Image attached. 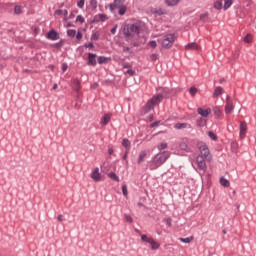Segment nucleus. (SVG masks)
<instances>
[{
    "label": "nucleus",
    "mask_w": 256,
    "mask_h": 256,
    "mask_svg": "<svg viewBox=\"0 0 256 256\" xmlns=\"http://www.w3.org/2000/svg\"><path fill=\"white\" fill-rule=\"evenodd\" d=\"M170 157H171V152L169 151H163V152L157 153L152 158V162L150 164V170H156L160 168L163 164L166 163V161H168Z\"/></svg>",
    "instance_id": "nucleus-1"
},
{
    "label": "nucleus",
    "mask_w": 256,
    "mask_h": 256,
    "mask_svg": "<svg viewBox=\"0 0 256 256\" xmlns=\"http://www.w3.org/2000/svg\"><path fill=\"white\" fill-rule=\"evenodd\" d=\"M143 28L142 22H136L134 24H128L123 28V34L126 38L131 39L136 35L140 34V31Z\"/></svg>",
    "instance_id": "nucleus-2"
},
{
    "label": "nucleus",
    "mask_w": 256,
    "mask_h": 256,
    "mask_svg": "<svg viewBox=\"0 0 256 256\" xmlns=\"http://www.w3.org/2000/svg\"><path fill=\"white\" fill-rule=\"evenodd\" d=\"M162 100L163 95H154L152 99H150L149 102H147V104L144 106V113H149L150 111H152L155 106L161 104Z\"/></svg>",
    "instance_id": "nucleus-3"
},
{
    "label": "nucleus",
    "mask_w": 256,
    "mask_h": 256,
    "mask_svg": "<svg viewBox=\"0 0 256 256\" xmlns=\"http://www.w3.org/2000/svg\"><path fill=\"white\" fill-rule=\"evenodd\" d=\"M141 239H142V242L143 243H147L150 245V248L153 250V251H156L158 250L159 248H161V243L157 242L155 239H153L152 237L148 236V235H145L143 234L141 236Z\"/></svg>",
    "instance_id": "nucleus-4"
},
{
    "label": "nucleus",
    "mask_w": 256,
    "mask_h": 256,
    "mask_svg": "<svg viewBox=\"0 0 256 256\" xmlns=\"http://www.w3.org/2000/svg\"><path fill=\"white\" fill-rule=\"evenodd\" d=\"M175 39L176 37L174 34H167L162 40H160V44H162V48L170 49L175 42Z\"/></svg>",
    "instance_id": "nucleus-5"
},
{
    "label": "nucleus",
    "mask_w": 256,
    "mask_h": 256,
    "mask_svg": "<svg viewBox=\"0 0 256 256\" xmlns=\"http://www.w3.org/2000/svg\"><path fill=\"white\" fill-rule=\"evenodd\" d=\"M200 156L206 159V161H211V154L209 153V148L204 143L200 142L198 145Z\"/></svg>",
    "instance_id": "nucleus-6"
},
{
    "label": "nucleus",
    "mask_w": 256,
    "mask_h": 256,
    "mask_svg": "<svg viewBox=\"0 0 256 256\" xmlns=\"http://www.w3.org/2000/svg\"><path fill=\"white\" fill-rule=\"evenodd\" d=\"M205 160H207V158H205L204 156L198 155V157H196V167L202 172L207 171V162Z\"/></svg>",
    "instance_id": "nucleus-7"
},
{
    "label": "nucleus",
    "mask_w": 256,
    "mask_h": 256,
    "mask_svg": "<svg viewBox=\"0 0 256 256\" xmlns=\"http://www.w3.org/2000/svg\"><path fill=\"white\" fill-rule=\"evenodd\" d=\"M234 111V103L230 96L226 97L225 114L230 115Z\"/></svg>",
    "instance_id": "nucleus-8"
},
{
    "label": "nucleus",
    "mask_w": 256,
    "mask_h": 256,
    "mask_svg": "<svg viewBox=\"0 0 256 256\" xmlns=\"http://www.w3.org/2000/svg\"><path fill=\"white\" fill-rule=\"evenodd\" d=\"M247 122L242 121L239 123V139L243 140L247 134Z\"/></svg>",
    "instance_id": "nucleus-9"
},
{
    "label": "nucleus",
    "mask_w": 256,
    "mask_h": 256,
    "mask_svg": "<svg viewBox=\"0 0 256 256\" xmlns=\"http://www.w3.org/2000/svg\"><path fill=\"white\" fill-rule=\"evenodd\" d=\"M109 7L111 12H113L116 7H126L125 0H114V3L110 4Z\"/></svg>",
    "instance_id": "nucleus-10"
},
{
    "label": "nucleus",
    "mask_w": 256,
    "mask_h": 256,
    "mask_svg": "<svg viewBox=\"0 0 256 256\" xmlns=\"http://www.w3.org/2000/svg\"><path fill=\"white\" fill-rule=\"evenodd\" d=\"M91 179L94 180L95 182L101 181V173L99 172V168H95L94 170H92Z\"/></svg>",
    "instance_id": "nucleus-11"
},
{
    "label": "nucleus",
    "mask_w": 256,
    "mask_h": 256,
    "mask_svg": "<svg viewBox=\"0 0 256 256\" xmlns=\"http://www.w3.org/2000/svg\"><path fill=\"white\" fill-rule=\"evenodd\" d=\"M110 120H111V114L110 113L104 114L103 118H101L100 120V125L102 127H106L107 124H109Z\"/></svg>",
    "instance_id": "nucleus-12"
},
{
    "label": "nucleus",
    "mask_w": 256,
    "mask_h": 256,
    "mask_svg": "<svg viewBox=\"0 0 256 256\" xmlns=\"http://www.w3.org/2000/svg\"><path fill=\"white\" fill-rule=\"evenodd\" d=\"M198 115L207 118L209 115H211V108H207L205 110L198 108Z\"/></svg>",
    "instance_id": "nucleus-13"
},
{
    "label": "nucleus",
    "mask_w": 256,
    "mask_h": 256,
    "mask_svg": "<svg viewBox=\"0 0 256 256\" xmlns=\"http://www.w3.org/2000/svg\"><path fill=\"white\" fill-rule=\"evenodd\" d=\"M46 38L52 41L58 40L57 31H54V30L49 31L48 34H46Z\"/></svg>",
    "instance_id": "nucleus-14"
},
{
    "label": "nucleus",
    "mask_w": 256,
    "mask_h": 256,
    "mask_svg": "<svg viewBox=\"0 0 256 256\" xmlns=\"http://www.w3.org/2000/svg\"><path fill=\"white\" fill-rule=\"evenodd\" d=\"M176 130H182V129H191V124L188 123H176L175 124Z\"/></svg>",
    "instance_id": "nucleus-15"
},
{
    "label": "nucleus",
    "mask_w": 256,
    "mask_h": 256,
    "mask_svg": "<svg viewBox=\"0 0 256 256\" xmlns=\"http://www.w3.org/2000/svg\"><path fill=\"white\" fill-rule=\"evenodd\" d=\"M97 61H96V54H88V65L91 66H96Z\"/></svg>",
    "instance_id": "nucleus-16"
},
{
    "label": "nucleus",
    "mask_w": 256,
    "mask_h": 256,
    "mask_svg": "<svg viewBox=\"0 0 256 256\" xmlns=\"http://www.w3.org/2000/svg\"><path fill=\"white\" fill-rule=\"evenodd\" d=\"M72 88L75 92H79L81 90V82L78 79L72 80Z\"/></svg>",
    "instance_id": "nucleus-17"
},
{
    "label": "nucleus",
    "mask_w": 256,
    "mask_h": 256,
    "mask_svg": "<svg viewBox=\"0 0 256 256\" xmlns=\"http://www.w3.org/2000/svg\"><path fill=\"white\" fill-rule=\"evenodd\" d=\"M186 50H199L201 49V47H199L198 44H196L195 42L189 43L188 45L185 46Z\"/></svg>",
    "instance_id": "nucleus-18"
},
{
    "label": "nucleus",
    "mask_w": 256,
    "mask_h": 256,
    "mask_svg": "<svg viewBox=\"0 0 256 256\" xmlns=\"http://www.w3.org/2000/svg\"><path fill=\"white\" fill-rule=\"evenodd\" d=\"M179 2H181V0H164V3L169 7L178 6Z\"/></svg>",
    "instance_id": "nucleus-19"
},
{
    "label": "nucleus",
    "mask_w": 256,
    "mask_h": 256,
    "mask_svg": "<svg viewBox=\"0 0 256 256\" xmlns=\"http://www.w3.org/2000/svg\"><path fill=\"white\" fill-rule=\"evenodd\" d=\"M224 92V90L222 89V87H216L215 91L213 92V98H218L219 96L222 95V93Z\"/></svg>",
    "instance_id": "nucleus-20"
},
{
    "label": "nucleus",
    "mask_w": 256,
    "mask_h": 256,
    "mask_svg": "<svg viewBox=\"0 0 256 256\" xmlns=\"http://www.w3.org/2000/svg\"><path fill=\"white\" fill-rule=\"evenodd\" d=\"M166 149H168V143L166 142H160V144L157 145L158 151H165Z\"/></svg>",
    "instance_id": "nucleus-21"
},
{
    "label": "nucleus",
    "mask_w": 256,
    "mask_h": 256,
    "mask_svg": "<svg viewBox=\"0 0 256 256\" xmlns=\"http://www.w3.org/2000/svg\"><path fill=\"white\" fill-rule=\"evenodd\" d=\"M118 9V15L123 16L127 12V6L116 7Z\"/></svg>",
    "instance_id": "nucleus-22"
},
{
    "label": "nucleus",
    "mask_w": 256,
    "mask_h": 256,
    "mask_svg": "<svg viewBox=\"0 0 256 256\" xmlns=\"http://www.w3.org/2000/svg\"><path fill=\"white\" fill-rule=\"evenodd\" d=\"M110 61V58L104 57V56H100L98 57V64L103 65L106 64Z\"/></svg>",
    "instance_id": "nucleus-23"
},
{
    "label": "nucleus",
    "mask_w": 256,
    "mask_h": 256,
    "mask_svg": "<svg viewBox=\"0 0 256 256\" xmlns=\"http://www.w3.org/2000/svg\"><path fill=\"white\" fill-rule=\"evenodd\" d=\"M108 178H110L111 180H113L115 182H120L119 176H117L116 173H114V172L108 173Z\"/></svg>",
    "instance_id": "nucleus-24"
},
{
    "label": "nucleus",
    "mask_w": 256,
    "mask_h": 256,
    "mask_svg": "<svg viewBox=\"0 0 256 256\" xmlns=\"http://www.w3.org/2000/svg\"><path fill=\"white\" fill-rule=\"evenodd\" d=\"M219 183H221V185L224 186V188L230 187V181L225 178H221V180H219Z\"/></svg>",
    "instance_id": "nucleus-25"
},
{
    "label": "nucleus",
    "mask_w": 256,
    "mask_h": 256,
    "mask_svg": "<svg viewBox=\"0 0 256 256\" xmlns=\"http://www.w3.org/2000/svg\"><path fill=\"white\" fill-rule=\"evenodd\" d=\"M179 241L185 244H189L192 241H194V237H188V238H179Z\"/></svg>",
    "instance_id": "nucleus-26"
},
{
    "label": "nucleus",
    "mask_w": 256,
    "mask_h": 256,
    "mask_svg": "<svg viewBox=\"0 0 256 256\" xmlns=\"http://www.w3.org/2000/svg\"><path fill=\"white\" fill-rule=\"evenodd\" d=\"M145 158H146V152L145 151L140 152L137 163L139 164L142 163L143 161H145Z\"/></svg>",
    "instance_id": "nucleus-27"
},
{
    "label": "nucleus",
    "mask_w": 256,
    "mask_h": 256,
    "mask_svg": "<svg viewBox=\"0 0 256 256\" xmlns=\"http://www.w3.org/2000/svg\"><path fill=\"white\" fill-rule=\"evenodd\" d=\"M233 2H234V0H225L224 10L227 11L232 6Z\"/></svg>",
    "instance_id": "nucleus-28"
},
{
    "label": "nucleus",
    "mask_w": 256,
    "mask_h": 256,
    "mask_svg": "<svg viewBox=\"0 0 256 256\" xmlns=\"http://www.w3.org/2000/svg\"><path fill=\"white\" fill-rule=\"evenodd\" d=\"M244 42L248 43V44L252 43L253 42V35L247 34V36H245V38H244Z\"/></svg>",
    "instance_id": "nucleus-29"
},
{
    "label": "nucleus",
    "mask_w": 256,
    "mask_h": 256,
    "mask_svg": "<svg viewBox=\"0 0 256 256\" xmlns=\"http://www.w3.org/2000/svg\"><path fill=\"white\" fill-rule=\"evenodd\" d=\"M77 34H78V33H77L74 29H70V30L67 31V35H68V37H70V38H74L75 35H77Z\"/></svg>",
    "instance_id": "nucleus-30"
},
{
    "label": "nucleus",
    "mask_w": 256,
    "mask_h": 256,
    "mask_svg": "<svg viewBox=\"0 0 256 256\" xmlns=\"http://www.w3.org/2000/svg\"><path fill=\"white\" fill-rule=\"evenodd\" d=\"M213 114H215L218 117L221 116V114H222L221 108H219L218 106L213 108Z\"/></svg>",
    "instance_id": "nucleus-31"
},
{
    "label": "nucleus",
    "mask_w": 256,
    "mask_h": 256,
    "mask_svg": "<svg viewBox=\"0 0 256 256\" xmlns=\"http://www.w3.org/2000/svg\"><path fill=\"white\" fill-rule=\"evenodd\" d=\"M189 93H190V95H192V97H194L196 95V93H198V89L195 87H190Z\"/></svg>",
    "instance_id": "nucleus-32"
},
{
    "label": "nucleus",
    "mask_w": 256,
    "mask_h": 256,
    "mask_svg": "<svg viewBox=\"0 0 256 256\" xmlns=\"http://www.w3.org/2000/svg\"><path fill=\"white\" fill-rule=\"evenodd\" d=\"M213 7H215L216 10H221L222 9V2L221 1L215 2Z\"/></svg>",
    "instance_id": "nucleus-33"
},
{
    "label": "nucleus",
    "mask_w": 256,
    "mask_h": 256,
    "mask_svg": "<svg viewBox=\"0 0 256 256\" xmlns=\"http://www.w3.org/2000/svg\"><path fill=\"white\" fill-rule=\"evenodd\" d=\"M75 22L83 24L85 22V20L82 15H78L77 18L75 19Z\"/></svg>",
    "instance_id": "nucleus-34"
},
{
    "label": "nucleus",
    "mask_w": 256,
    "mask_h": 256,
    "mask_svg": "<svg viewBox=\"0 0 256 256\" xmlns=\"http://www.w3.org/2000/svg\"><path fill=\"white\" fill-rule=\"evenodd\" d=\"M124 219L126 220V222H128L130 224H132V222H133V218L128 214H124Z\"/></svg>",
    "instance_id": "nucleus-35"
},
{
    "label": "nucleus",
    "mask_w": 256,
    "mask_h": 256,
    "mask_svg": "<svg viewBox=\"0 0 256 256\" xmlns=\"http://www.w3.org/2000/svg\"><path fill=\"white\" fill-rule=\"evenodd\" d=\"M209 138H211L213 141L217 140V136L214 134V132L209 131L208 132Z\"/></svg>",
    "instance_id": "nucleus-36"
},
{
    "label": "nucleus",
    "mask_w": 256,
    "mask_h": 256,
    "mask_svg": "<svg viewBox=\"0 0 256 256\" xmlns=\"http://www.w3.org/2000/svg\"><path fill=\"white\" fill-rule=\"evenodd\" d=\"M122 145H123V147H126L127 149H129L130 148V141L127 140V139H124Z\"/></svg>",
    "instance_id": "nucleus-37"
},
{
    "label": "nucleus",
    "mask_w": 256,
    "mask_h": 256,
    "mask_svg": "<svg viewBox=\"0 0 256 256\" xmlns=\"http://www.w3.org/2000/svg\"><path fill=\"white\" fill-rule=\"evenodd\" d=\"M85 4H86L85 0H80V2L77 3V7L83 9Z\"/></svg>",
    "instance_id": "nucleus-38"
},
{
    "label": "nucleus",
    "mask_w": 256,
    "mask_h": 256,
    "mask_svg": "<svg viewBox=\"0 0 256 256\" xmlns=\"http://www.w3.org/2000/svg\"><path fill=\"white\" fill-rule=\"evenodd\" d=\"M22 13V8L21 6H15V14L20 15Z\"/></svg>",
    "instance_id": "nucleus-39"
},
{
    "label": "nucleus",
    "mask_w": 256,
    "mask_h": 256,
    "mask_svg": "<svg viewBox=\"0 0 256 256\" xmlns=\"http://www.w3.org/2000/svg\"><path fill=\"white\" fill-rule=\"evenodd\" d=\"M208 18V13H203L202 15H200V21H205Z\"/></svg>",
    "instance_id": "nucleus-40"
},
{
    "label": "nucleus",
    "mask_w": 256,
    "mask_h": 256,
    "mask_svg": "<svg viewBox=\"0 0 256 256\" xmlns=\"http://www.w3.org/2000/svg\"><path fill=\"white\" fill-rule=\"evenodd\" d=\"M121 190H122L124 196H127V195H128L127 186H126V185H123V186L121 187Z\"/></svg>",
    "instance_id": "nucleus-41"
},
{
    "label": "nucleus",
    "mask_w": 256,
    "mask_h": 256,
    "mask_svg": "<svg viewBox=\"0 0 256 256\" xmlns=\"http://www.w3.org/2000/svg\"><path fill=\"white\" fill-rule=\"evenodd\" d=\"M90 5L92 8L96 9L97 8V0H90Z\"/></svg>",
    "instance_id": "nucleus-42"
},
{
    "label": "nucleus",
    "mask_w": 256,
    "mask_h": 256,
    "mask_svg": "<svg viewBox=\"0 0 256 256\" xmlns=\"http://www.w3.org/2000/svg\"><path fill=\"white\" fill-rule=\"evenodd\" d=\"M91 40H93V41L99 40V34H97V33L92 34V35H91Z\"/></svg>",
    "instance_id": "nucleus-43"
},
{
    "label": "nucleus",
    "mask_w": 256,
    "mask_h": 256,
    "mask_svg": "<svg viewBox=\"0 0 256 256\" xmlns=\"http://www.w3.org/2000/svg\"><path fill=\"white\" fill-rule=\"evenodd\" d=\"M74 37L77 38L78 41H80L81 39H83V34H81L80 32H78L77 34H75Z\"/></svg>",
    "instance_id": "nucleus-44"
},
{
    "label": "nucleus",
    "mask_w": 256,
    "mask_h": 256,
    "mask_svg": "<svg viewBox=\"0 0 256 256\" xmlns=\"http://www.w3.org/2000/svg\"><path fill=\"white\" fill-rule=\"evenodd\" d=\"M164 222H166L167 227L172 226V220L170 218H167L166 220H164Z\"/></svg>",
    "instance_id": "nucleus-45"
},
{
    "label": "nucleus",
    "mask_w": 256,
    "mask_h": 256,
    "mask_svg": "<svg viewBox=\"0 0 256 256\" xmlns=\"http://www.w3.org/2000/svg\"><path fill=\"white\" fill-rule=\"evenodd\" d=\"M62 72H66L68 70V65L66 63H63L61 66Z\"/></svg>",
    "instance_id": "nucleus-46"
},
{
    "label": "nucleus",
    "mask_w": 256,
    "mask_h": 256,
    "mask_svg": "<svg viewBox=\"0 0 256 256\" xmlns=\"http://www.w3.org/2000/svg\"><path fill=\"white\" fill-rule=\"evenodd\" d=\"M125 74H128V75H130V76H133V75H135V71L132 70V69H128L127 72H125Z\"/></svg>",
    "instance_id": "nucleus-47"
},
{
    "label": "nucleus",
    "mask_w": 256,
    "mask_h": 256,
    "mask_svg": "<svg viewBox=\"0 0 256 256\" xmlns=\"http://www.w3.org/2000/svg\"><path fill=\"white\" fill-rule=\"evenodd\" d=\"M179 147H180V149H182V150H186V148H187L188 146L186 145L185 142H182V143H180Z\"/></svg>",
    "instance_id": "nucleus-48"
},
{
    "label": "nucleus",
    "mask_w": 256,
    "mask_h": 256,
    "mask_svg": "<svg viewBox=\"0 0 256 256\" xmlns=\"http://www.w3.org/2000/svg\"><path fill=\"white\" fill-rule=\"evenodd\" d=\"M149 46L152 47L153 49H155L157 44H156L155 41L152 40V41L149 42Z\"/></svg>",
    "instance_id": "nucleus-49"
},
{
    "label": "nucleus",
    "mask_w": 256,
    "mask_h": 256,
    "mask_svg": "<svg viewBox=\"0 0 256 256\" xmlns=\"http://www.w3.org/2000/svg\"><path fill=\"white\" fill-rule=\"evenodd\" d=\"M85 48L93 49V48H94V45H93L92 42H90V43L85 44Z\"/></svg>",
    "instance_id": "nucleus-50"
},
{
    "label": "nucleus",
    "mask_w": 256,
    "mask_h": 256,
    "mask_svg": "<svg viewBox=\"0 0 256 256\" xmlns=\"http://www.w3.org/2000/svg\"><path fill=\"white\" fill-rule=\"evenodd\" d=\"M150 59H152V61L158 60V54H152V55H150Z\"/></svg>",
    "instance_id": "nucleus-51"
},
{
    "label": "nucleus",
    "mask_w": 256,
    "mask_h": 256,
    "mask_svg": "<svg viewBox=\"0 0 256 256\" xmlns=\"http://www.w3.org/2000/svg\"><path fill=\"white\" fill-rule=\"evenodd\" d=\"M159 124H161V121L153 122V123L151 124V127H152V128H153V127H158Z\"/></svg>",
    "instance_id": "nucleus-52"
},
{
    "label": "nucleus",
    "mask_w": 256,
    "mask_h": 256,
    "mask_svg": "<svg viewBox=\"0 0 256 256\" xmlns=\"http://www.w3.org/2000/svg\"><path fill=\"white\" fill-rule=\"evenodd\" d=\"M64 216L63 215H58V217L56 218V220H58V222H63L64 221Z\"/></svg>",
    "instance_id": "nucleus-53"
},
{
    "label": "nucleus",
    "mask_w": 256,
    "mask_h": 256,
    "mask_svg": "<svg viewBox=\"0 0 256 256\" xmlns=\"http://www.w3.org/2000/svg\"><path fill=\"white\" fill-rule=\"evenodd\" d=\"M100 20L103 21V22L106 21L107 20V16L104 15V14H101L100 15Z\"/></svg>",
    "instance_id": "nucleus-54"
},
{
    "label": "nucleus",
    "mask_w": 256,
    "mask_h": 256,
    "mask_svg": "<svg viewBox=\"0 0 256 256\" xmlns=\"http://www.w3.org/2000/svg\"><path fill=\"white\" fill-rule=\"evenodd\" d=\"M116 31H117V24L116 26L113 27V29L110 30L111 34H116Z\"/></svg>",
    "instance_id": "nucleus-55"
},
{
    "label": "nucleus",
    "mask_w": 256,
    "mask_h": 256,
    "mask_svg": "<svg viewBox=\"0 0 256 256\" xmlns=\"http://www.w3.org/2000/svg\"><path fill=\"white\" fill-rule=\"evenodd\" d=\"M55 15H63V10H56Z\"/></svg>",
    "instance_id": "nucleus-56"
},
{
    "label": "nucleus",
    "mask_w": 256,
    "mask_h": 256,
    "mask_svg": "<svg viewBox=\"0 0 256 256\" xmlns=\"http://www.w3.org/2000/svg\"><path fill=\"white\" fill-rule=\"evenodd\" d=\"M65 27L69 28V27H74L73 24H71L70 22H68L67 24H65Z\"/></svg>",
    "instance_id": "nucleus-57"
},
{
    "label": "nucleus",
    "mask_w": 256,
    "mask_h": 256,
    "mask_svg": "<svg viewBox=\"0 0 256 256\" xmlns=\"http://www.w3.org/2000/svg\"><path fill=\"white\" fill-rule=\"evenodd\" d=\"M99 87V84L95 83L94 85H92V89H97Z\"/></svg>",
    "instance_id": "nucleus-58"
},
{
    "label": "nucleus",
    "mask_w": 256,
    "mask_h": 256,
    "mask_svg": "<svg viewBox=\"0 0 256 256\" xmlns=\"http://www.w3.org/2000/svg\"><path fill=\"white\" fill-rule=\"evenodd\" d=\"M57 88H58V85L54 84V86L52 87V90H57Z\"/></svg>",
    "instance_id": "nucleus-59"
},
{
    "label": "nucleus",
    "mask_w": 256,
    "mask_h": 256,
    "mask_svg": "<svg viewBox=\"0 0 256 256\" xmlns=\"http://www.w3.org/2000/svg\"><path fill=\"white\" fill-rule=\"evenodd\" d=\"M108 154H113V150H108Z\"/></svg>",
    "instance_id": "nucleus-60"
},
{
    "label": "nucleus",
    "mask_w": 256,
    "mask_h": 256,
    "mask_svg": "<svg viewBox=\"0 0 256 256\" xmlns=\"http://www.w3.org/2000/svg\"><path fill=\"white\" fill-rule=\"evenodd\" d=\"M222 233H224V235H226V234H227V231H226V230H224V231H222Z\"/></svg>",
    "instance_id": "nucleus-61"
},
{
    "label": "nucleus",
    "mask_w": 256,
    "mask_h": 256,
    "mask_svg": "<svg viewBox=\"0 0 256 256\" xmlns=\"http://www.w3.org/2000/svg\"><path fill=\"white\" fill-rule=\"evenodd\" d=\"M64 15H67V10L64 11Z\"/></svg>",
    "instance_id": "nucleus-62"
},
{
    "label": "nucleus",
    "mask_w": 256,
    "mask_h": 256,
    "mask_svg": "<svg viewBox=\"0 0 256 256\" xmlns=\"http://www.w3.org/2000/svg\"><path fill=\"white\" fill-rule=\"evenodd\" d=\"M129 66L128 65H124V68H128Z\"/></svg>",
    "instance_id": "nucleus-63"
}]
</instances>
